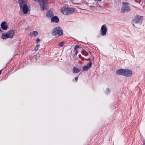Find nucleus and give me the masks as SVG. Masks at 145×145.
<instances>
[{"mask_svg":"<svg viewBox=\"0 0 145 145\" xmlns=\"http://www.w3.org/2000/svg\"><path fill=\"white\" fill-rule=\"evenodd\" d=\"M1 38L3 40L9 38L7 33H2L1 36Z\"/></svg>","mask_w":145,"mask_h":145,"instance_id":"2eb2a0df","label":"nucleus"},{"mask_svg":"<svg viewBox=\"0 0 145 145\" xmlns=\"http://www.w3.org/2000/svg\"><path fill=\"white\" fill-rule=\"evenodd\" d=\"M51 21L52 22L58 23L59 21V18L56 16H54L51 18Z\"/></svg>","mask_w":145,"mask_h":145,"instance_id":"9d476101","label":"nucleus"},{"mask_svg":"<svg viewBox=\"0 0 145 145\" xmlns=\"http://www.w3.org/2000/svg\"><path fill=\"white\" fill-rule=\"evenodd\" d=\"M29 29V27L28 26L26 27L25 28V30H27Z\"/></svg>","mask_w":145,"mask_h":145,"instance_id":"393cba45","label":"nucleus"},{"mask_svg":"<svg viewBox=\"0 0 145 145\" xmlns=\"http://www.w3.org/2000/svg\"><path fill=\"white\" fill-rule=\"evenodd\" d=\"M124 69H120L116 71V73L118 75H124Z\"/></svg>","mask_w":145,"mask_h":145,"instance_id":"ddd939ff","label":"nucleus"},{"mask_svg":"<svg viewBox=\"0 0 145 145\" xmlns=\"http://www.w3.org/2000/svg\"><path fill=\"white\" fill-rule=\"evenodd\" d=\"M1 27L3 30H6L8 27V25L5 22H1L0 24Z\"/></svg>","mask_w":145,"mask_h":145,"instance_id":"6e6552de","label":"nucleus"},{"mask_svg":"<svg viewBox=\"0 0 145 145\" xmlns=\"http://www.w3.org/2000/svg\"><path fill=\"white\" fill-rule=\"evenodd\" d=\"M19 5H20V3L22 4L27 3V0H18Z\"/></svg>","mask_w":145,"mask_h":145,"instance_id":"6ab92c4d","label":"nucleus"},{"mask_svg":"<svg viewBox=\"0 0 145 145\" xmlns=\"http://www.w3.org/2000/svg\"><path fill=\"white\" fill-rule=\"evenodd\" d=\"M132 74V70L129 69H124V76L129 77H131Z\"/></svg>","mask_w":145,"mask_h":145,"instance_id":"423d86ee","label":"nucleus"},{"mask_svg":"<svg viewBox=\"0 0 145 145\" xmlns=\"http://www.w3.org/2000/svg\"><path fill=\"white\" fill-rule=\"evenodd\" d=\"M107 30L106 28L105 27V25H102L101 27V35L102 36L105 35L106 34Z\"/></svg>","mask_w":145,"mask_h":145,"instance_id":"1a4fd4ad","label":"nucleus"},{"mask_svg":"<svg viewBox=\"0 0 145 145\" xmlns=\"http://www.w3.org/2000/svg\"><path fill=\"white\" fill-rule=\"evenodd\" d=\"M78 77H76L74 78V80L76 81H77L78 80Z\"/></svg>","mask_w":145,"mask_h":145,"instance_id":"a878e982","label":"nucleus"},{"mask_svg":"<svg viewBox=\"0 0 145 145\" xmlns=\"http://www.w3.org/2000/svg\"><path fill=\"white\" fill-rule=\"evenodd\" d=\"M47 0H40V5L41 10H44L48 8V5Z\"/></svg>","mask_w":145,"mask_h":145,"instance_id":"20e7f679","label":"nucleus"},{"mask_svg":"<svg viewBox=\"0 0 145 145\" xmlns=\"http://www.w3.org/2000/svg\"><path fill=\"white\" fill-rule=\"evenodd\" d=\"M92 63L91 62H89L87 64V66H85L83 68V71H87L88 69H89L92 65Z\"/></svg>","mask_w":145,"mask_h":145,"instance_id":"9b49d317","label":"nucleus"},{"mask_svg":"<svg viewBox=\"0 0 145 145\" xmlns=\"http://www.w3.org/2000/svg\"><path fill=\"white\" fill-rule=\"evenodd\" d=\"M142 145H145V139L143 140Z\"/></svg>","mask_w":145,"mask_h":145,"instance_id":"b1692460","label":"nucleus"},{"mask_svg":"<svg viewBox=\"0 0 145 145\" xmlns=\"http://www.w3.org/2000/svg\"><path fill=\"white\" fill-rule=\"evenodd\" d=\"M46 15L48 17H51L53 15V13L52 11L49 10L47 12Z\"/></svg>","mask_w":145,"mask_h":145,"instance_id":"a211bd4d","label":"nucleus"},{"mask_svg":"<svg viewBox=\"0 0 145 145\" xmlns=\"http://www.w3.org/2000/svg\"><path fill=\"white\" fill-rule=\"evenodd\" d=\"M39 47H40V45L39 44H38L37 45V46H36L34 49L33 50H35V51H37V50L39 48Z\"/></svg>","mask_w":145,"mask_h":145,"instance_id":"412c9836","label":"nucleus"},{"mask_svg":"<svg viewBox=\"0 0 145 145\" xmlns=\"http://www.w3.org/2000/svg\"><path fill=\"white\" fill-rule=\"evenodd\" d=\"M80 68H77L75 67H74L73 69V72L74 73H76L79 72L81 71Z\"/></svg>","mask_w":145,"mask_h":145,"instance_id":"dca6fc26","label":"nucleus"},{"mask_svg":"<svg viewBox=\"0 0 145 145\" xmlns=\"http://www.w3.org/2000/svg\"><path fill=\"white\" fill-rule=\"evenodd\" d=\"M27 4V3L22 4L20 3V5H19L20 10L25 14H27L29 10Z\"/></svg>","mask_w":145,"mask_h":145,"instance_id":"7ed1b4c3","label":"nucleus"},{"mask_svg":"<svg viewBox=\"0 0 145 145\" xmlns=\"http://www.w3.org/2000/svg\"><path fill=\"white\" fill-rule=\"evenodd\" d=\"M73 0H71V1H73Z\"/></svg>","mask_w":145,"mask_h":145,"instance_id":"c85d7f7f","label":"nucleus"},{"mask_svg":"<svg viewBox=\"0 0 145 145\" xmlns=\"http://www.w3.org/2000/svg\"><path fill=\"white\" fill-rule=\"evenodd\" d=\"M35 1L38 2L39 1V0H34Z\"/></svg>","mask_w":145,"mask_h":145,"instance_id":"bb28decb","label":"nucleus"},{"mask_svg":"<svg viewBox=\"0 0 145 145\" xmlns=\"http://www.w3.org/2000/svg\"><path fill=\"white\" fill-rule=\"evenodd\" d=\"M52 34L54 37H59L63 34L62 29L59 27H56L53 30Z\"/></svg>","mask_w":145,"mask_h":145,"instance_id":"f03ea898","label":"nucleus"},{"mask_svg":"<svg viewBox=\"0 0 145 145\" xmlns=\"http://www.w3.org/2000/svg\"><path fill=\"white\" fill-rule=\"evenodd\" d=\"M38 34V33L37 31H33L30 33V36L31 37H35Z\"/></svg>","mask_w":145,"mask_h":145,"instance_id":"f3484780","label":"nucleus"},{"mask_svg":"<svg viewBox=\"0 0 145 145\" xmlns=\"http://www.w3.org/2000/svg\"><path fill=\"white\" fill-rule=\"evenodd\" d=\"M64 43L63 42H62L59 44V45L60 47H62L64 44Z\"/></svg>","mask_w":145,"mask_h":145,"instance_id":"4be33fe9","label":"nucleus"},{"mask_svg":"<svg viewBox=\"0 0 145 145\" xmlns=\"http://www.w3.org/2000/svg\"><path fill=\"white\" fill-rule=\"evenodd\" d=\"M143 19V16L138 14H136L133 20L132 23L133 26L135 28H140L142 26Z\"/></svg>","mask_w":145,"mask_h":145,"instance_id":"f257e3e1","label":"nucleus"},{"mask_svg":"<svg viewBox=\"0 0 145 145\" xmlns=\"http://www.w3.org/2000/svg\"><path fill=\"white\" fill-rule=\"evenodd\" d=\"M2 32V31H1V28H0V32Z\"/></svg>","mask_w":145,"mask_h":145,"instance_id":"cd10ccee","label":"nucleus"},{"mask_svg":"<svg viewBox=\"0 0 145 145\" xmlns=\"http://www.w3.org/2000/svg\"><path fill=\"white\" fill-rule=\"evenodd\" d=\"M79 46H76L74 48V51H76V54L78 53V50H76L77 48H78Z\"/></svg>","mask_w":145,"mask_h":145,"instance_id":"aec40b11","label":"nucleus"},{"mask_svg":"<svg viewBox=\"0 0 145 145\" xmlns=\"http://www.w3.org/2000/svg\"><path fill=\"white\" fill-rule=\"evenodd\" d=\"M67 7H63L61 10V12L65 15H67L66 13L67 12Z\"/></svg>","mask_w":145,"mask_h":145,"instance_id":"4468645a","label":"nucleus"},{"mask_svg":"<svg viewBox=\"0 0 145 145\" xmlns=\"http://www.w3.org/2000/svg\"><path fill=\"white\" fill-rule=\"evenodd\" d=\"M130 10V8L127 3H124L123 4L122 8V12H127L129 11Z\"/></svg>","mask_w":145,"mask_h":145,"instance_id":"39448f33","label":"nucleus"},{"mask_svg":"<svg viewBox=\"0 0 145 145\" xmlns=\"http://www.w3.org/2000/svg\"><path fill=\"white\" fill-rule=\"evenodd\" d=\"M67 12L66 13L67 15H69L73 13L75 10V9L71 8H69L67 7Z\"/></svg>","mask_w":145,"mask_h":145,"instance_id":"f8f14e48","label":"nucleus"},{"mask_svg":"<svg viewBox=\"0 0 145 145\" xmlns=\"http://www.w3.org/2000/svg\"><path fill=\"white\" fill-rule=\"evenodd\" d=\"M9 38L12 39L14 35L15 32V31L12 29L10 30L7 32Z\"/></svg>","mask_w":145,"mask_h":145,"instance_id":"0eeeda50","label":"nucleus"},{"mask_svg":"<svg viewBox=\"0 0 145 145\" xmlns=\"http://www.w3.org/2000/svg\"><path fill=\"white\" fill-rule=\"evenodd\" d=\"M40 40L39 39L37 38L36 40V42L37 43V44H38L39 42L40 41Z\"/></svg>","mask_w":145,"mask_h":145,"instance_id":"5701e85b","label":"nucleus"}]
</instances>
